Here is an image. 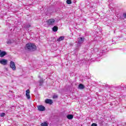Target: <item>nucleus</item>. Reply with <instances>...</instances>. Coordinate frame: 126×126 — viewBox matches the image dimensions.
I'll return each mask as SVG.
<instances>
[{
  "label": "nucleus",
  "mask_w": 126,
  "mask_h": 126,
  "mask_svg": "<svg viewBox=\"0 0 126 126\" xmlns=\"http://www.w3.org/2000/svg\"><path fill=\"white\" fill-rule=\"evenodd\" d=\"M25 49L27 51H29L30 52H34L36 51L37 47L34 43H29L26 44L25 46Z\"/></svg>",
  "instance_id": "f257e3e1"
},
{
  "label": "nucleus",
  "mask_w": 126,
  "mask_h": 126,
  "mask_svg": "<svg viewBox=\"0 0 126 126\" xmlns=\"http://www.w3.org/2000/svg\"><path fill=\"white\" fill-rule=\"evenodd\" d=\"M83 42H84V37L79 38L78 43L77 44L78 47H79L80 46V45H81V44H82V43H83Z\"/></svg>",
  "instance_id": "f03ea898"
},
{
  "label": "nucleus",
  "mask_w": 126,
  "mask_h": 126,
  "mask_svg": "<svg viewBox=\"0 0 126 126\" xmlns=\"http://www.w3.org/2000/svg\"><path fill=\"white\" fill-rule=\"evenodd\" d=\"M55 21L56 20H55V19H51L48 20L47 21V22L48 25H54Z\"/></svg>",
  "instance_id": "7ed1b4c3"
},
{
  "label": "nucleus",
  "mask_w": 126,
  "mask_h": 126,
  "mask_svg": "<svg viewBox=\"0 0 126 126\" xmlns=\"http://www.w3.org/2000/svg\"><path fill=\"white\" fill-rule=\"evenodd\" d=\"M10 66L13 70H16V66H15L14 62L11 61L10 63Z\"/></svg>",
  "instance_id": "20e7f679"
},
{
  "label": "nucleus",
  "mask_w": 126,
  "mask_h": 126,
  "mask_svg": "<svg viewBox=\"0 0 126 126\" xmlns=\"http://www.w3.org/2000/svg\"><path fill=\"white\" fill-rule=\"evenodd\" d=\"M37 109L40 112H44L46 110V108L43 105H39L37 106Z\"/></svg>",
  "instance_id": "39448f33"
},
{
  "label": "nucleus",
  "mask_w": 126,
  "mask_h": 126,
  "mask_svg": "<svg viewBox=\"0 0 126 126\" xmlns=\"http://www.w3.org/2000/svg\"><path fill=\"white\" fill-rule=\"evenodd\" d=\"M0 63L3 65H6V64H7V60L5 59H1L0 60Z\"/></svg>",
  "instance_id": "423d86ee"
},
{
  "label": "nucleus",
  "mask_w": 126,
  "mask_h": 126,
  "mask_svg": "<svg viewBox=\"0 0 126 126\" xmlns=\"http://www.w3.org/2000/svg\"><path fill=\"white\" fill-rule=\"evenodd\" d=\"M26 96L28 100H30V91L29 90L26 91Z\"/></svg>",
  "instance_id": "0eeeda50"
},
{
  "label": "nucleus",
  "mask_w": 126,
  "mask_h": 126,
  "mask_svg": "<svg viewBox=\"0 0 126 126\" xmlns=\"http://www.w3.org/2000/svg\"><path fill=\"white\" fill-rule=\"evenodd\" d=\"M45 103L46 104H49L50 105H52L53 104V100L51 99L47 98L45 100Z\"/></svg>",
  "instance_id": "6e6552de"
},
{
  "label": "nucleus",
  "mask_w": 126,
  "mask_h": 126,
  "mask_svg": "<svg viewBox=\"0 0 126 126\" xmlns=\"http://www.w3.org/2000/svg\"><path fill=\"white\" fill-rule=\"evenodd\" d=\"M6 55V52L5 51H1L0 53V58H3L4 56Z\"/></svg>",
  "instance_id": "1a4fd4ad"
},
{
  "label": "nucleus",
  "mask_w": 126,
  "mask_h": 126,
  "mask_svg": "<svg viewBox=\"0 0 126 126\" xmlns=\"http://www.w3.org/2000/svg\"><path fill=\"white\" fill-rule=\"evenodd\" d=\"M84 88H85V86H84L83 84H80L79 85L78 89L82 90V89H84Z\"/></svg>",
  "instance_id": "9d476101"
},
{
  "label": "nucleus",
  "mask_w": 126,
  "mask_h": 126,
  "mask_svg": "<svg viewBox=\"0 0 126 126\" xmlns=\"http://www.w3.org/2000/svg\"><path fill=\"white\" fill-rule=\"evenodd\" d=\"M63 40H64V36H60L57 39L58 42H61V41H63Z\"/></svg>",
  "instance_id": "9b49d317"
},
{
  "label": "nucleus",
  "mask_w": 126,
  "mask_h": 126,
  "mask_svg": "<svg viewBox=\"0 0 126 126\" xmlns=\"http://www.w3.org/2000/svg\"><path fill=\"white\" fill-rule=\"evenodd\" d=\"M67 118L68 119V120H72V119H73V115L69 114L67 116Z\"/></svg>",
  "instance_id": "f8f14e48"
},
{
  "label": "nucleus",
  "mask_w": 126,
  "mask_h": 126,
  "mask_svg": "<svg viewBox=\"0 0 126 126\" xmlns=\"http://www.w3.org/2000/svg\"><path fill=\"white\" fill-rule=\"evenodd\" d=\"M39 86H43V84L44 83V80H43V79H41L39 81Z\"/></svg>",
  "instance_id": "ddd939ff"
},
{
  "label": "nucleus",
  "mask_w": 126,
  "mask_h": 126,
  "mask_svg": "<svg viewBox=\"0 0 126 126\" xmlns=\"http://www.w3.org/2000/svg\"><path fill=\"white\" fill-rule=\"evenodd\" d=\"M52 30L54 32H57V31H58V27L57 26H54L53 29Z\"/></svg>",
  "instance_id": "4468645a"
},
{
  "label": "nucleus",
  "mask_w": 126,
  "mask_h": 126,
  "mask_svg": "<svg viewBox=\"0 0 126 126\" xmlns=\"http://www.w3.org/2000/svg\"><path fill=\"white\" fill-rule=\"evenodd\" d=\"M24 27V28H27L28 29V28H30V27H31V26L30 24H28V25H25Z\"/></svg>",
  "instance_id": "2eb2a0df"
},
{
  "label": "nucleus",
  "mask_w": 126,
  "mask_h": 126,
  "mask_svg": "<svg viewBox=\"0 0 126 126\" xmlns=\"http://www.w3.org/2000/svg\"><path fill=\"white\" fill-rule=\"evenodd\" d=\"M41 126H48V123L46 122H43L41 125Z\"/></svg>",
  "instance_id": "dca6fc26"
},
{
  "label": "nucleus",
  "mask_w": 126,
  "mask_h": 126,
  "mask_svg": "<svg viewBox=\"0 0 126 126\" xmlns=\"http://www.w3.org/2000/svg\"><path fill=\"white\" fill-rule=\"evenodd\" d=\"M66 3H67V4H71L72 3L71 0H67Z\"/></svg>",
  "instance_id": "f3484780"
},
{
  "label": "nucleus",
  "mask_w": 126,
  "mask_h": 126,
  "mask_svg": "<svg viewBox=\"0 0 126 126\" xmlns=\"http://www.w3.org/2000/svg\"><path fill=\"white\" fill-rule=\"evenodd\" d=\"M5 116V113H1L0 114V117H3Z\"/></svg>",
  "instance_id": "a211bd4d"
},
{
  "label": "nucleus",
  "mask_w": 126,
  "mask_h": 126,
  "mask_svg": "<svg viewBox=\"0 0 126 126\" xmlns=\"http://www.w3.org/2000/svg\"><path fill=\"white\" fill-rule=\"evenodd\" d=\"M102 56H103L102 53H100V54L97 53V58H99V57H101Z\"/></svg>",
  "instance_id": "6ab92c4d"
},
{
  "label": "nucleus",
  "mask_w": 126,
  "mask_h": 126,
  "mask_svg": "<svg viewBox=\"0 0 126 126\" xmlns=\"http://www.w3.org/2000/svg\"><path fill=\"white\" fill-rule=\"evenodd\" d=\"M7 44H11V40H7Z\"/></svg>",
  "instance_id": "aec40b11"
},
{
  "label": "nucleus",
  "mask_w": 126,
  "mask_h": 126,
  "mask_svg": "<svg viewBox=\"0 0 126 126\" xmlns=\"http://www.w3.org/2000/svg\"><path fill=\"white\" fill-rule=\"evenodd\" d=\"M121 126H126V123L125 122L122 123L121 124Z\"/></svg>",
  "instance_id": "412c9836"
},
{
  "label": "nucleus",
  "mask_w": 126,
  "mask_h": 126,
  "mask_svg": "<svg viewBox=\"0 0 126 126\" xmlns=\"http://www.w3.org/2000/svg\"><path fill=\"white\" fill-rule=\"evenodd\" d=\"M123 17L124 18H126V13H123Z\"/></svg>",
  "instance_id": "4be33fe9"
},
{
  "label": "nucleus",
  "mask_w": 126,
  "mask_h": 126,
  "mask_svg": "<svg viewBox=\"0 0 126 126\" xmlns=\"http://www.w3.org/2000/svg\"><path fill=\"white\" fill-rule=\"evenodd\" d=\"M92 126H97V124L96 123H93Z\"/></svg>",
  "instance_id": "5701e85b"
},
{
  "label": "nucleus",
  "mask_w": 126,
  "mask_h": 126,
  "mask_svg": "<svg viewBox=\"0 0 126 126\" xmlns=\"http://www.w3.org/2000/svg\"><path fill=\"white\" fill-rule=\"evenodd\" d=\"M53 98H58V95H54V96H53Z\"/></svg>",
  "instance_id": "b1692460"
},
{
  "label": "nucleus",
  "mask_w": 126,
  "mask_h": 126,
  "mask_svg": "<svg viewBox=\"0 0 126 126\" xmlns=\"http://www.w3.org/2000/svg\"><path fill=\"white\" fill-rule=\"evenodd\" d=\"M69 45L70 46H73V44L72 43H70Z\"/></svg>",
  "instance_id": "393cba45"
},
{
  "label": "nucleus",
  "mask_w": 126,
  "mask_h": 126,
  "mask_svg": "<svg viewBox=\"0 0 126 126\" xmlns=\"http://www.w3.org/2000/svg\"><path fill=\"white\" fill-rule=\"evenodd\" d=\"M0 53H1V50H0Z\"/></svg>",
  "instance_id": "a878e982"
},
{
  "label": "nucleus",
  "mask_w": 126,
  "mask_h": 126,
  "mask_svg": "<svg viewBox=\"0 0 126 126\" xmlns=\"http://www.w3.org/2000/svg\"><path fill=\"white\" fill-rule=\"evenodd\" d=\"M114 33H116V31H114Z\"/></svg>",
  "instance_id": "bb28decb"
}]
</instances>
